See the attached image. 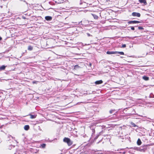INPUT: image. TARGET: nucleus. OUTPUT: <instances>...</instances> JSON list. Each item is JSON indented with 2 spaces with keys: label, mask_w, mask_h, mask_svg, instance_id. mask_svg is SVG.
Listing matches in <instances>:
<instances>
[{
  "label": "nucleus",
  "mask_w": 154,
  "mask_h": 154,
  "mask_svg": "<svg viewBox=\"0 0 154 154\" xmlns=\"http://www.w3.org/2000/svg\"><path fill=\"white\" fill-rule=\"evenodd\" d=\"M64 142L66 143L69 146H70L73 143V142L70 139L67 137H65L63 139Z\"/></svg>",
  "instance_id": "obj_1"
},
{
  "label": "nucleus",
  "mask_w": 154,
  "mask_h": 154,
  "mask_svg": "<svg viewBox=\"0 0 154 154\" xmlns=\"http://www.w3.org/2000/svg\"><path fill=\"white\" fill-rule=\"evenodd\" d=\"M132 15L134 17H139L140 16V14L139 13L134 12L132 13Z\"/></svg>",
  "instance_id": "obj_2"
},
{
  "label": "nucleus",
  "mask_w": 154,
  "mask_h": 154,
  "mask_svg": "<svg viewBox=\"0 0 154 154\" xmlns=\"http://www.w3.org/2000/svg\"><path fill=\"white\" fill-rule=\"evenodd\" d=\"M140 22L139 21H136V20H133V21H129L128 22V23L129 24H135V23H140Z\"/></svg>",
  "instance_id": "obj_3"
},
{
  "label": "nucleus",
  "mask_w": 154,
  "mask_h": 154,
  "mask_svg": "<svg viewBox=\"0 0 154 154\" xmlns=\"http://www.w3.org/2000/svg\"><path fill=\"white\" fill-rule=\"evenodd\" d=\"M45 19L46 20L48 21H50L52 19V17L50 16H46L45 17Z\"/></svg>",
  "instance_id": "obj_4"
},
{
  "label": "nucleus",
  "mask_w": 154,
  "mask_h": 154,
  "mask_svg": "<svg viewBox=\"0 0 154 154\" xmlns=\"http://www.w3.org/2000/svg\"><path fill=\"white\" fill-rule=\"evenodd\" d=\"M139 1L140 3H143L145 5L147 4L146 0H139Z\"/></svg>",
  "instance_id": "obj_5"
},
{
  "label": "nucleus",
  "mask_w": 154,
  "mask_h": 154,
  "mask_svg": "<svg viewBox=\"0 0 154 154\" xmlns=\"http://www.w3.org/2000/svg\"><path fill=\"white\" fill-rule=\"evenodd\" d=\"M117 51H108L106 53L107 54H117Z\"/></svg>",
  "instance_id": "obj_6"
},
{
  "label": "nucleus",
  "mask_w": 154,
  "mask_h": 154,
  "mask_svg": "<svg viewBox=\"0 0 154 154\" xmlns=\"http://www.w3.org/2000/svg\"><path fill=\"white\" fill-rule=\"evenodd\" d=\"M103 83V81L102 80L97 81L95 82V83L97 85L101 84Z\"/></svg>",
  "instance_id": "obj_7"
},
{
  "label": "nucleus",
  "mask_w": 154,
  "mask_h": 154,
  "mask_svg": "<svg viewBox=\"0 0 154 154\" xmlns=\"http://www.w3.org/2000/svg\"><path fill=\"white\" fill-rule=\"evenodd\" d=\"M29 125H25L24 126V128L25 130H28L29 129Z\"/></svg>",
  "instance_id": "obj_8"
},
{
  "label": "nucleus",
  "mask_w": 154,
  "mask_h": 154,
  "mask_svg": "<svg viewBox=\"0 0 154 154\" xmlns=\"http://www.w3.org/2000/svg\"><path fill=\"white\" fill-rule=\"evenodd\" d=\"M143 79L145 81H148L149 80V78L146 76H143L142 77Z\"/></svg>",
  "instance_id": "obj_9"
},
{
  "label": "nucleus",
  "mask_w": 154,
  "mask_h": 154,
  "mask_svg": "<svg viewBox=\"0 0 154 154\" xmlns=\"http://www.w3.org/2000/svg\"><path fill=\"white\" fill-rule=\"evenodd\" d=\"M30 116V118L31 119H35L36 117V115H29Z\"/></svg>",
  "instance_id": "obj_10"
},
{
  "label": "nucleus",
  "mask_w": 154,
  "mask_h": 154,
  "mask_svg": "<svg viewBox=\"0 0 154 154\" xmlns=\"http://www.w3.org/2000/svg\"><path fill=\"white\" fill-rule=\"evenodd\" d=\"M137 145H140L141 143V140H140V139L139 138L138 139V140L137 141Z\"/></svg>",
  "instance_id": "obj_11"
},
{
  "label": "nucleus",
  "mask_w": 154,
  "mask_h": 154,
  "mask_svg": "<svg viewBox=\"0 0 154 154\" xmlns=\"http://www.w3.org/2000/svg\"><path fill=\"white\" fill-rule=\"evenodd\" d=\"M55 1L56 2H57L58 3H61L63 2V0H56Z\"/></svg>",
  "instance_id": "obj_12"
},
{
  "label": "nucleus",
  "mask_w": 154,
  "mask_h": 154,
  "mask_svg": "<svg viewBox=\"0 0 154 154\" xmlns=\"http://www.w3.org/2000/svg\"><path fill=\"white\" fill-rule=\"evenodd\" d=\"M46 144L45 143H43L40 145V147H41L42 148H44L46 146Z\"/></svg>",
  "instance_id": "obj_13"
},
{
  "label": "nucleus",
  "mask_w": 154,
  "mask_h": 154,
  "mask_svg": "<svg viewBox=\"0 0 154 154\" xmlns=\"http://www.w3.org/2000/svg\"><path fill=\"white\" fill-rule=\"evenodd\" d=\"M5 66L3 65L2 66H1L0 67V70H3L5 69Z\"/></svg>",
  "instance_id": "obj_14"
},
{
  "label": "nucleus",
  "mask_w": 154,
  "mask_h": 154,
  "mask_svg": "<svg viewBox=\"0 0 154 154\" xmlns=\"http://www.w3.org/2000/svg\"><path fill=\"white\" fill-rule=\"evenodd\" d=\"M94 19H97L98 18V17L97 15L95 14H92Z\"/></svg>",
  "instance_id": "obj_15"
},
{
  "label": "nucleus",
  "mask_w": 154,
  "mask_h": 154,
  "mask_svg": "<svg viewBox=\"0 0 154 154\" xmlns=\"http://www.w3.org/2000/svg\"><path fill=\"white\" fill-rule=\"evenodd\" d=\"M33 48L31 46H29L28 47V50L31 51L32 50Z\"/></svg>",
  "instance_id": "obj_16"
},
{
  "label": "nucleus",
  "mask_w": 154,
  "mask_h": 154,
  "mask_svg": "<svg viewBox=\"0 0 154 154\" xmlns=\"http://www.w3.org/2000/svg\"><path fill=\"white\" fill-rule=\"evenodd\" d=\"M140 150L141 151H144L146 149V146H145V148L144 149H141V148H140Z\"/></svg>",
  "instance_id": "obj_17"
},
{
  "label": "nucleus",
  "mask_w": 154,
  "mask_h": 154,
  "mask_svg": "<svg viewBox=\"0 0 154 154\" xmlns=\"http://www.w3.org/2000/svg\"><path fill=\"white\" fill-rule=\"evenodd\" d=\"M117 52V53L121 55H124V53L123 52Z\"/></svg>",
  "instance_id": "obj_18"
},
{
  "label": "nucleus",
  "mask_w": 154,
  "mask_h": 154,
  "mask_svg": "<svg viewBox=\"0 0 154 154\" xmlns=\"http://www.w3.org/2000/svg\"><path fill=\"white\" fill-rule=\"evenodd\" d=\"M80 67L78 65H76L75 66L74 69H77L79 68Z\"/></svg>",
  "instance_id": "obj_19"
},
{
  "label": "nucleus",
  "mask_w": 154,
  "mask_h": 154,
  "mask_svg": "<svg viewBox=\"0 0 154 154\" xmlns=\"http://www.w3.org/2000/svg\"><path fill=\"white\" fill-rule=\"evenodd\" d=\"M115 111V109H112L109 112L110 114H112L113 113V112Z\"/></svg>",
  "instance_id": "obj_20"
},
{
  "label": "nucleus",
  "mask_w": 154,
  "mask_h": 154,
  "mask_svg": "<svg viewBox=\"0 0 154 154\" xmlns=\"http://www.w3.org/2000/svg\"><path fill=\"white\" fill-rule=\"evenodd\" d=\"M131 125L134 127H135L136 126V125L133 122H132L131 123Z\"/></svg>",
  "instance_id": "obj_21"
},
{
  "label": "nucleus",
  "mask_w": 154,
  "mask_h": 154,
  "mask_svg": "<svg viewBox=\"0 0 154 154\" xmlns=\"http://www.w3.org/2000/svg\"><path fill=\"white\" fill-rule=\"evenodd\" d=\"M138 29H140V30H142V29H143V28L142 26H139L138 27Z\"/></svg>",
  "instance_id": "obj_22"
},
{
  "label": "nucleus",
  "mask_w": 154,
  "mask_h": 154,
  "mask_svg": "<svg viewBox=\"0 0 154 154\" xmlns=\"http://www.w3.org/2000/svg\"><path fill=\"white\" fill-rule=\"evenodd\" d=\"M126 46V45L125 44H123L122 46V48H123L125 47Z\"/></svg>",
  "instance_id": "obj_23"
},
{
  "label": "nucleus",
  "mask_w": 154,
  "mask_h": 154,
  "mask_svg": "<svg viewBox=\"0 0 154 154\" xmlns=\"http://www.w3.org/2000/svg\"><path fill=\"white\" fill-rule=\"evenodd\" d=\"M131 29L133 30H134V27L131 26Z\"/></svg>",
  "instance_id": "obj_24"
},
{
  "label": "nucleus",
  "mask_w": 154,
  "mask_h": 154,
  "mask_svg": "<svg viewBox=\"0 0 154 154\" xmlns=\"http://www.w3.org/2000/svg\"><path fill=\"white\" fill-rule=\"evenodd\" d=\"M87 35L88 36H91V35L89 33H87Z\"/></svg>",
  "instance_id": "obj_25"
},
{
  "label": "nucleus",
  "mask_w": 154,
  "mask_h": 154,
  "mask_svg": "<svg viewBox=\"0 0 154 154\" xmlns=\"http://www.w3.org/2000/svg\"><path fill=\"white\" fill-rule=\"evenodd\" d=\"M109 62L111 63H113L111 61H109Z\"/></svg>",
  "instance_id": "obj_26"
},
{
  "label": "nucleus",
  "mask_w": 154,
  "mask_h": 154,
  "mask_svg": "<svg viewBox=\"0 0 154 154\" xmlns=\"http://www.w3.org/2000/svg\"><path fill=\"white\" fill-rule=\"evenodd\" d=\"M2 39V38L0 36V40H1Z\"/></svg>",
  "instance_id": "obj_27"
},
{
  "label": "nucleus",
  "mask_w": 154,
  "mask_h": 154,
  "mask_svg": "<svg viewBox=\"0 0 154 154\" xmlns=\"http://www.w3.org/2000/svg\"><path fill=\"white\" fill-rule=\"evenodd\" d=\"M81 23H82V21H81V22H80L79 23V24H80Z\"/></svg>",
  "instance_id": "obj_28"
},
{
  "label": "nucleus",
  "mask_w": 154,
  "mask_h": 154,
  "mask_svg": "<svg viewBox=\"0 0 154 154\" xmlns=\"http://www.w3.org/2000/svg\"><path fill=\"white\" fill-rule=\"evenodd\" d=\"M35 82H33V83H35Z\"/></svg>",
  "instance_id": "obj_29"
},
{
  "label": "nucleus",
  "mask_w": 154,
  "mask_h": 154,
  "mask_svg": "<svg viewBox=\"0 0 154 154\" xmlns=\"http://www.w3.org/2000/svg\"><path fill=\"white\" fill-rule=\"evenodd\" d=\"M97 137H96L95 138L96 139H97Z\"/></svg>",
  "instance_id": "obj_30"
}]
</instances>
